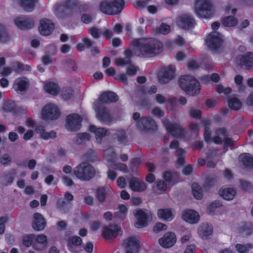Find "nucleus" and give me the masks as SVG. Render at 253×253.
Wrapping results in <instances>:
<instances>
[{
    "label": "nucleus",
    "mask_w": 253,
    "mask_h": 253,
    "mask_svg": "<svg viewBox=\"0 0 253 253\" xmlns=\"http://www.w3.org/2000/svg\"><path fill=\"white\" fill-rule=\"evenodd\" d=\"M15 25L21 30H29L34 26V20L29 17L20 16L14 19Z\"/></svg>",
    "instance_id": "17"
},
{
    "label": "nucleus",
    "mask_w": 253,
    "mask_h": 253,
    "mask_svg": "<svg viewBox=\"0 0 253 253\" xmlns=\"http://www.w3.org/2000/svg\"><path fill=\"white\" fill-rule=\"evenodd\" d=\"M54 28V24L51 20L43 19L40 21L39 31L41 35L47 36L51 35Z\"/></svg>",
    "instance_id": "18"
},
{
    "label": "nucleus",
    "mask_w": 253,
    "mask_h": 253,
    "mask_svg": "<svg viewBox=\"0 0 253 253\" xmlns=\"http://www.w3.org/2000/svg\"><path fill=\"white\" fill-rule=\"evenodd\" d=\"M73 173L79 179L88 181L94 177L96 171L91 165L83 163L74 169Z\"/></svg>",
    "instance_id": "3"
},
{
    "label": "nucleus",
    "mask_w": 253,
    "mask_h": 253,
    "mask_svg": "<svg viewBox=\"0 0 253 253\" xmlns=\"http://www.w3.org/2000/svg\"><path fill=\"white\" fill-rule=\"evenodd\" d=\"M56 136V133L54 132V131H51L49 132H45V133H43V135L42 136V138L43 139L47 140L50 138H55Z\"/></svg>",
    "instance_id": "61"
},
{
    "label": "nucleus",
    "mask_w": 253,
    "mask_h": 253,
    "mask_svg": "<svg viewBox=\"0 0 253 253\" xmlns=\"http://www.w3.org/2000/svg\"><path fill=\"white\" fill-rule=\"evenodd\" d=\"M116 80H118L124 83L125 84L127 85L128 84V80L126 75L123 73L120 74L117 76L115 77Z\"/></svg>",
    "instance_id": "63"
},
{
    "label": "nucleus",
    "mask_w": 253,
    "mask_h": 253,
    "mask_svg": "<svg viewBox=\"0 0 253 253\" xmlns=\"http://www.w3.org/2000/svg\"><path fill=\"white\" fill-rule=\"evenodd\" d=\"M127 211V208L125 205H121L119 206L118 211L116 212L115 216L121 220L125 218Z\"/></svg>",
    "instance_id": "42"
},
{
    "label": "nucleus",
    "mask_w": 253,
    "mask_h": 253,
    "mask_svg": "<svg viewBox=\"0 0 253 253\" xmlns=\"http://www.w3.org/2000/svg\"><path fill=\"white\" fill-rule=\"evenodd\" d=\"M221 206V203L218 201H215L211 203L208 206V211L210 215H213L216 209Z\"/></svg>",
    "instance_id": "46"
},
{
    "label": "nucleus",
    "mask_w": 253,
    "mask_h": 253,
    "mask_svg": "<svg viewBox=\"0 0 253 253\" xmlns=\"http://www.w3.org/2000/svg\"><path fill=\"white\" fill-rule=\"evenodd\" d=\"M240 165L247 170L253 169V159H241Z\"/></svg>",
    "instance_id": "48"
},
{
    "label": "nucleus",
    "mask_w": 253,
    "mask_h": 253,
    "mask_svg": "<svg viewBox=\"0 0 253 253\" xmlns=\"http://www.w3.org/2000/svg\"><path fill=\"white\" fill-rule=\"evenodd\" d=\"M236 60L242 68L249 70L253 68V52H248L244 55H238Z\"/></svg>",
    "instance_id": "16"
},
{
    "label": "nucleus",
    "mask_w": 253,
    "mask_h": 253,
    "mask_svg": "<svg viewBox=\"0 0 253 253\" xmlns=\"http://www.w3.org/2000/svg\"><path fill=\"white\" fill-rule=\"evenodd\" d=\"M212 4L209 0H197L195 4V10L199 17L209 18L212 15Z\"/></svg>",
    "instance_id": "6"
},
{
    "label": "nucleus",
    "mask_w": 253,
    "mask_h": 253,
    "mask_svg": "<svg viewBox=\"0 0 253 253\" xmlns=\"http://www.w3.org/2000/svg\"><path fill=\"white\" fill-rule=\"evenodd\" d=\"M220 195L226 200H232L236 194V191L233 188H226L219 191Z\"/></svg>",
    "instance_id": "35"
},
{
    "label": "nucleus",
    "mask_w": 253,
    "mask_h": 253,
    "mask_svg": "<svg viewBox=\"0 0 253 253\" xmlns=\"http://www.w3.org/2000/svg\"><path fill=\"white\" fill-rule=\"evenodd\" d=\"M65 64L68 68V70L70 71H76L78 67L75 61L71 59H68L65 61Z\"/></svg>",
    "instance_id": "50"
},
{
    "label": "nucleus",
    "mask_w": 253,
    "mask_h": 253,
    "mask_svg": "<svg viewBox=\"0 0 253 253\" xmlns=\"http://www.w3.org/2000/svg\"><path fill=\"white\" fill-rule=\"evenodd\" d=\"M44 89L48 93L56 95L59 92V87L57 84L49 82L45 84L44 86Z\"/></svg>",
    "instance_id": "34"
},
{
    "label": "nucleus",
    "mask_w": 253,
    "mask_h": 253,
    "mask_svg": "<svg viewBox=\"0 0 253 253\" xmlns=\"http://www.w3.org/2000/svg\"><path fill=\"white\" fill-rule=\"evenodd\" d=\"M167 225L165 224L158 222L153 227V230L155 232H159L167 229Z\"/></svg>",
    "instance_id": "57"
},
{
    "label": "nucleus",
    "mask_w": 253,
    "mask_h": 253,
    "mask_svg": "<svg viewBox=\"0 0 253 253\" xmlns=\"http://www.w3.org/2000/svg\"><path fill=\"white\" fill-rule=\"evenodd\" d=\"M88 32L94 39H98L101 35V31L95 27L89 28Z\"/></svg>",
    "instance_id": "49"
},
{
    "label": "nucleus",
    "mask_w": 253,
    "mask_h": 253,
    "mask_svg": "<svg viewBox=\"0 0 253 253\" xmlns=\"http://www.w3.org/2000/svg\"><path fill=\"white\" fill-rule=\"evenodd\" d=\"M206 43L211 50L216 51L221 48L223 40L220 33L212 32L207 36Z\"/></svg>",
    "instance_id": "8"
},
{
    "label": "nucleus",
    "mask_w": 253,
    "mask_h": 253,
    "mask_svg": "<svg viewBox=\"0 0 253 253\" xmlns=\"http://www.w3.org/2000/svg\"><path fill=\"white\" fill-rule=\"evenodd\" d=\"M121 228L117 225H111L109 227H105L103 231V236L106 239L116 237L119 234Z\"/></svg>",
    "instance_id": "26"
},
{
    "label": "nucleus",
    "mask_w": 253,
    "mask_h": 253,
    "mask_svg": "<svg viewBox=\"0 0 253 253\" xmlns=\"http://www.w3.org/2000/svg\"><path fill=\"white\" fill-rule=\"evenodd\" d=\"M34 237L35 235H30L25 236L23 240V245L27 247L31 246L32 244V238L34 239Z\"/></svg>",
    "instance_id": "58"
},
{
    "label": "nucleus",
    "mask_w": 253,
    "mask_h": 253,
    "mask_svg": "<svg viewBox=\"0 0 253 253\" xmlns=\"http://www.w3.org/2000/svg\"><path fill=\"white\" fill-rule=\"evenodd\" d=\"M134 215L137 218L135 226L138 228L146 226L148 224L149 220L151 218V213L147 210H136Z\"/></svg>",
    "instance_id": "13"
},
{
    "label": "nucleus",
    "mask_w": 253,
    "mask_h": 253,
    "mask_svg": "<svg viewBox=\"0 0 253 253\" xmlns=\"http://www.w3.org/2000/svg\"><path fill=\"white\" fill-rule=\"evenodd\" d=\"M83 119L78 114L73 113L66 117V128L71 131H77L82 127Z\"/></svg>",
    "instance_id": "10"
},
{
    "label": "nucleus",
    "mask_w": 253,
    "mask_h": 253,
    "mask_svg": "<svg viewBox=\"0 0 253 253\" xmlns=\"http://www.w3.org/2000/svg\"><path fill=\"white\" fill-rule=\"evenodd\" d=\"M128 183L129 188L136 192H142L147 189L145 182L135 177L130 178Z\"/></svg>",
    "instance_id": "21"
},
{
    "label": "nucleus",
    "mask_w": 253,
    "mask_h": 253,
    "mask_svg": "<svg viewBox=\"0 0 253 253\" xmlns=\"http://www.w3.org/2000/svg\"><path fill=\"white\" fill-rule=\"evenodd\" d=\"M235 249L239 253H249L253 249V244L248 243L246 244H237Z\"/></svg>",
    "instance_id": "38"
},
{
    "label": "nucleus",
    "mask_w": 253,
    "mask_h": 253,
    "mask_svg": "<svg viewBox=\"0 0 253 253\" xmlns=\"http://www.w3.org/2000/svg\"><path fill=\"white\" fill-rule=\"evenodd\" d=\"M11 66L13 72L20 74L25 71V65L20 62H13L11 63Z\"/></svg>",
    "instance_id": "43"
},
{
    "label": "nucleus",
    "mask_w": 253,
    "mask_h": 253,
    "mask_svg": "<svg viewBox=\"0 0 253 253\" xmlns=\"http://www.w3.org/2000/svg\"><path fill=\"white\" fill-rule=\"evenodd\" d=\"M177 23L180 28L185 30L194 28L196 24L195 19L188 14L180 15L177 19Z\"/></svg>",
    "instance_id": "15"
},
{
    "label": "nucleus",
    "mask_w": 253,
    "mask_h": 253,
    "mask_svg": "<svg viewBox=\"0 0 253 253\" xmlns=\"http://www.w3.org/2000/svg\"><path fill=\"white\" fill-rule=\"evenodd\" d=\"M133 119L136 122L137 128L145 131H156L157 129V126L155 121L150 117H142L140 118V115L138 112L133 114Z\"/></svg>",
    "instance_id": "5"
},
{
    "label": "nucleus",
    "mask_w": 253,
    "mask_h": 253,
    "mask_svg": "<svg viewBox=\"0 0 253 253\" xmlns=\"http://www.w3.org/2000/svg\"><path fill=\"white\" fill-rule=\"evenodd\" d=\"M118 99V96L115 92L106 91L103 92L98 98V100L94 103H99L103 105L116 102Z\"/></svg>",
    "instance_id": "20"
},
{
    "label": "nucleus",
    "mask_w": 253,
    "mask_h": 253,
    "mask_svg": "<svg viewBox=\"0 0 253 253\" xmlns=\"http://www.w3.org/2000/svg\"><path fill=\"white\" fill-rule=\"evenodd\" d=\"M113 159H109L108 165L111 169L119 170L123 172H126L127 170V166L122 163H116L114 162Z\"/></svg>",
    "instance_id": "39"
},
{
    "label": "nucleus",
    "mask_w": 253,
    "mask_h": 253,
    "mask_svg": "<svg viewBox=\"0 0 253 253\" xmlns=\"http://www.w3.org/2000/svg\"><path fill=\"white\" fill-rule=\"evenodd\" d=\"M112 131H115L112 133V137L116 139L120 144H126L127 142V136L126 131L122 129H117L116 130L111 129Z\"/></svg>",
    "instance_id": "29"
},
{
    "label": "nucleus",
    "mask_w": 253,
    "mask_h": 253,
    "mask_svg": "<svg viewBox=\"0 0 253 253\" xmlns=\"http://www.w3.org/2000/svg\"><path fill=\"white\" fill-rule=\"evenodd\" d=\"M211 131L210 128L208 127H205V131L204 133V137L205 141L206 142L211 141Z\"/></svg>",
    "instance_id": "59"
},
{
    "label": "nucleus",
    "mask_w": 253,
    "mask_h": 253,
    "mask_svg": "<svg viewBox=\"0 0 253 253\" xmlns=\"http://www.w3.org/2000/svg\"><path fill=\"white\" fill-rule=\"evenodd\" d=\"M74 91L71 87L63 88L61 92V97L65 100H68L74 95Z\"/></svg>",
    "instance_id": "44"
},
{
    "label": "nucleus",
    "mask_w": 253,
    "mask_h": 253,
    "mask_svg": "<svg viewBox=\"0 0 253 253\" xmlns=\"http://www.w3.org/2000/svg\"><path fill=\"white\" fill-rule=\"evenodd\" d=\"M34 239L36 241V242L38 243L41 244L43 246H44L47 244V237L46 236L44 235L41 234L37 236H35Z\"/></svg>",
    "instance_id": "52"
},
{
    "label": "nucleus",
    "mask_w": 253,
    "mask_h": 253,
    "mask_svg": "<svg viewBox=\"0 0 253 253\" xmlns=\"http://www.w3.org/2000/svg\"><path fill=\"white\" fill-rule=\"evenodd\" d=\"M178 84L181 89L189 95H197L201 91L199 82L194 77L191 75L181 76L179 78Z\"/></svg>",
    "instance_id": "2"
},
{
    "label": "nucleus",
    "mask_w": 253,
    "mask_h": 253,
    "mask_svg": "<svg viewBox=\"0 0 253 253\" xmlns=\"http://www.w3.org/2000/svg\"><path fill=\"white\" fill-rule=\"evenodd\" d=\"M216 136L213 137L211 140L215 144L221 145L222 144L223 141L222 138L219 135H222L224 137L228 136V131L225 128L222 127L218 129L215 131Z\"/></svg>",
    "instance_id": "31"
},
{
    "label": "nucleus",
    "mask_w": 253,
    "mask_h": 253,
    "mask_svg": "<svg viewBox=\"0 0 253 253\" xmlns=\"http://www.w3.org/2000/svg\"><path fill=\"white\" fill-rule=\"evenodd\" d=\"M92 20V16L90 14H83L81 16V20L84 24H89Z\"/></svg>",
    "instance_id": "64"
},
{
    "label": "nucleus",
    "mask_w": 253,
    "mask_h": 253,
    "mask_svg": "<svg viewBox=\"0 0 253 253\" xmlns=\"http://www.w3.org/2000/svg\"><path fill=\"white\" fill-rule=\"evenodd\" d=\"M69 205V203L63 200H59L57 202V207L59 209L63 211L66 210Z\"/></svg>",
    "instance_id": "56"
},
{
    "label": "nucleus",
    "mask_w": 253,
    "mask_h": 253,
    "mask_svg": "<svg viewBox=\"0 0 253 253\" xmlns=\"http://www.w3.org/2000/svg\"><path fill=\"white\" fill-rule=\"evenodd\" d=\"M101 35L104 36L106 40H109L112 38L113 33L111 30L104 29L101 31Z\"/></svg>",
    "instance_id": "62"
},
{
    "label": "nucleus",
    "mask_w": 253,
    "mask_h": 253,
    "mask_svg": "<svg viewBox=\"0 0 253 253\" xmlns=\"http://www.w3.org/2000/svg\"><path fill=\"white\" fill-rule=\"evenodd\" d=\"M176 240L175 235L173 233L168 232L159 239V242L162 247L168 248L173 246Z\"/></svg>",
    "instance_id": "23"
},
{
    "label": "nucleus",
    "mask_w": 253,
    "mask_h": 253,
    "mask_svg": "<svg viewBox=\"0 0 253 253\" xmlns=\"http://www.w3.org/2000/svg\"><path fill=\"white\" fill-rule=\"evenodd\" d=\"M133 50L129 48L124 52L125 58L116 59L115 64L118 66L129 64L134 56L140 58H151L161 53L163 49V44L159 40L152 38L135 39L130 42Z\"/></svg>",
    "instance_id": "1"
},
{
    "label": "nucleus",
    "mask_w": 253,
    "mask_h": 253,
    "mask_svg": "<svg viewBox=\"0 0 253 253\" xmlns=\"http://www.w3.org/2000/svg\"><path fill=\"white\" fill-rule=\"evenodd\" d=\"M239 182L240 187L243 190L251 192L253 189V186L250 182L244 180H240Z\"/></svg>",
    "instance_id": "47"
},
{
    "label": "nucleus",
    "mask_w": 253,
    "mask_h": 253,
    "mask_svg": "<svg viewBox=\"0 0 253 253\" xmlns=\"http://www.w3.org/2000/svg\"><path fill=\"white\" fill-rule=\"evenodd\" d=\"M78 5V0H65L58 6L57 10H60L62 8H65L71 10L77 8Z\"/></svg>",
    "instance_id": "32"
},
{
    "label": "nucleus",
    "mask_w": 253,
    "mask_h": 253,
    "mask_svg": "<svg viewBox=\"0 0 253 253\" xmlns=\"http://www.w3.org/2000/svg\"><path fill=\"white\" fill-rule=\"evenodd\" d=\"M10 40V37L7 34L5 27L0 24V42L6 43Z\"/></svg>",
    "instance_id": "45"
},
{
    "label": "nucleus",
    "mask_w": 253,
    "mask_h": 253,
    "mask_svg": "<svg viewBox=\"0 0 253 253\" xmlns=\"http://www.w3.org/2000/svg\"><path fill=\"white\" fill-rule=\"evenodd\" d=\"M192 194L194 198L197 200L201 199L203 197V193L200 186L196 183H193L191 186Z\"/></svg>",
    "instance_id": "41"
},
{
    "label": "nucleus",
    "mask_w": 253,
    "mask_h": 253,
    "mask_svg": "<svg viewBox=\"0 0 253 253\" xmlns=\"http://www.w3.org/2000/svg\"><path fill=\"white\" fill-rule=\"evenodd\" d=\"M38 1V0H19L20 6L27 12L32 11Z\"/></svg>",
    "instance_id": "30"
},
{
    "label": "nucleus",
    "mask_w": 253,
    "mask_h": 253,
    "mask_svg": "<svg viewBox=\"0 0 253 253\" xmlns=\"http://www.w3.org/2000/svg\"><path fill=\"white\" fill-rule=\"evenodd\" d=\"M94 105L98 120L104 124L110 125L113 121V117L108 109L99 103H94Z\"/></svg>",
    "instance_id": "7"
},
{
    "label": "nucleus",
    "mask_w": 253,
    "mask_h": 253,
    "mask_svg": "<svg viewBox=\"0 0 253 253\" xmlns=\"http://www.w3.org/2000/svg\"><path fill=\"white\" fill-rule=\"evenodd\" d=\"M41 115L42 118L43 120H54L60 117V112L55 105L49 104L45 105L42 108Z\"/></svg>",
    "instance_id": "11"
},
{
    "label": "nucleus",
    "mask_w": 253,
    "mask_h": 253,
    "mask_svg": "<svg viewBox=\"0 0 253 253\" xmlns=\"http://www.w3.org/2000/svg\"><path fill=\"white\" fill-rule=\"evenodd\" d=\"M33 228L37 231L42 230L45 227V220L41 214L35 213L33 215Z\"/></svg>",
    "instance_id": "25"
},
{
    "label": "nucleus",
    "mask_w": 253,
    "mask_h": 253,
    "mask_svg": "<svg viewBox=\"0 0 253 253\" xmlns=\"http://www.w3.org/2000/svg\"><path fill=\"white\" fill-rule=\"evenodd\" d=\"M163 124L169 135L177 138L184 136L185 130L178 124L171 123L168 120H164Z\"/></svg>",
    "instance_id": "9"
},
{
    "label": "nucleus",
    "mask_w": 253,
    "mask_h": 253,
    "mask_svg": "<svg viewBox=\"0 0 253 253\" xmlns=\"http://www.w3.org/2000/svg\"><path fill=\"white\" fill-rule=\"evenodd\" d=\"M129 65V66L126 69V73L127 75L129 76L135 75L138 69L134 65H132L131 63Z\"/></svg>",
    "instance_id": "60"
},
{
    "label": "nucleus",
    "mask_w": 253,
    "mask_h": 253,
    "mask_svg": "<svg viewBox=\"0 0 253 253\" xmlns=\"http://www.w3.org/2000/svg\"><path fill=\"white\" fill-rule=\"evenodd\" d=\"M151 113L155 116L162 118L164 116V111L158 107H154L151 111Z\"/></svg>",
    "instance_id": "55"
},
{
    "label": "nucleus",
    "mask_w": 253,
    "mask_h": 253,
    "mask_svg": "<svg viewBox=\"0 0 253 253\" xmlns=\"http://www.w3.org/2000/svg\"><path fill=\"white\" fill-rule=\"evenodd\" d=\"M213 232L211 225L208 223L203 224L199 229V234L203 239H208Z\"/></svg>",
    "instance_id": "28"
},
{
    "label": "nucleus",
    "mask_w": 253,
    "mask_h": 253,
    "mask_svg": "<svg viewBox=\"0 0 253 253\" xmlns=\"http://www.w3.org/2000/svg\"><path fill=\"white\" fill-rule=\"evenodd\" d=\"M3 110L7 113L16 114L18 112L17 107L15 103L11 100L5 101L3 104Z\"/></svg>",
    "instance_id": "36"
},
{
    "label": "nucleus",
    "mask_w": 253,
    "mask_h": 253,
    "mask_svg": "<svg viewBox=\"0 0 253 253\" xmlns=\"http://www.w3.org/2000/svg\"><path fill=\"white\" fill-rule=\"evenodd\" d=\"M29 86V81L24 77L16 79L13 83V88L17 92H26Z\"/></svg>",
    "instance_id": "24"
},
{
    "label": "nucleus",
    "mask_w": 253,
    "mask_h": 253,
    "mask_svg": "<svg viewBox=\"0 0 253 253\" xmlns=\"http://www.w3.org/2000/svg\"><path fill=\"white\" fill-rule=\"evenodd\" d=\"M82 239L79 236H73L68 239L67 247L69 250L74 253H78L81 251L80 247L82 243Z\"/></svg>",
    "instance_id": "22"
},
{
    "label": "nucleus",
    "mask_w": 253,
    "mask_h": 253,
    "mask_svg": "<svg viewBox=\"0 0 253 253\" xmlns=\"http://www.w3.org/2000/svg\"><path fill=\"white\" fill-rule=\"evenodd\" d=\"M106 193L105 190L103 187H99L97 191V197L100 202H103L105 199Z\"/></svg>",
    "instance_id": "51"
},
{
    "label": "nucleus",
    "mask_w": 253,
    "mask_h": 253,
    "mask_svg": "<svg viewBox=\"0 0 253 253\" xmlns=\"http://www.w3.org/2000/svg\"><path fill=\"white\" fill-rule=\"evenodd\" d=\"M221 23L225 27H235L238 24V20L233 16H228L222 18Z\"/></svg>",
    "instance_id": "37"
},
{
    "label": "nucleus",
    "mask_w": 253,
    "mask_h": 253,
    "mask_svg": "<svg viewBox=\"0 0 253 253\" xmlns=\"http://www.w3.org/2000/svg\"><path fill=\"white\" fill-rule=\"evenodd\" d=\"M126 253H137L140 248V242L135 237L127 238L123 243Z\"/></svg>",
    "instance_id": "14"
},
{
    "label": "nucleus",
    "mask_w": 253,
    "mask_h": 253,
    "mask_svg": "<svg viewBox=\"0 0 253 253\" xmlns=\"http://www.w3.org/2000/svg\"><path fill=\"white\" fill-rule=\"evenodd\" d=\"M88 130L95 134V137L99 143H101L103 138L111 134L110 129L101 127H97L93 125L89 126Z\"/></svg>",
    "instance_id": "19"
},
{
    "label": "nucleus",
    "mask_w": 253,
    "mask_h": 253,
    "mask_svg": "<svg viewBox=\"0 0 253 253\" xmlns=\"http://www.w3.org/2000/svg\"><path fill=\"white\" fill-rule=\"evenodd\" d=\"M125 4L124 0H114L110 2L102 1L99 3V9L105 14L115 15L120 14L122 11Z\"/></svg>",
    "instance_id": "4"
},
{
    "label": "nucleus",
    "mask_w": 253,
    "mask_h": 253,
    "mask_svg": "<svg viewBox=\"0 0 253 253\" xmlns=\"http://www.w3.org/2000/svg\"><path fill=\"white\" fill-rule=\"evenodd\" d=\"M202 112L199 109L192 108L190 112V116L195 119L201 118Z\"/></svg>",
    "instance_id": "54"
},
{
    "label": "nucleus",
    "mask_w": 253,
    "mask_h": 253,
    "mask_svg": "<svg viewBox=\"0 0 253 253\" xmlns=\"http://www.w3.org/2000/svg\"><path fill=\"white\" fill-rule=\"evenodd\" d=\"M170 26L166 24L162 23L159 28V32L163 35H167L170 32Z\"/></svg>",
    "instance_id": "53"
},
{
    "label": "nucleus",
    "mask_w": 253,
    "mask_h": 253,
    "mask_svg": "<svg viewBox=\"0 0 253 253\" xmlns=\"http://www.w3.org/2000/svg\"><path fill=\"white\" fill-rule=\"evenodd\" d=\"M175 70V68L172 65L161 69L158 74L159 82L163 84L168 83L174 78Z\"/></svg>",
    "instance_id": "12"
},
{
    "label": "nucleus",
    "mask_w": 253,
    "mask_h": 253,
    "mask_svg": "<svg viewBox=\"0 0 253 253\" xmlns=\"http://www.w3.org/2000/svg\"><path fill=\"white\" fill-rule=\"evenodd\" d=\"M157 215L159 218L166 221H170L173 218L171 210L168 209L158 210Z\"/></svg>",
    "instance_id": "33"
},
{
    "label": "nucleus",
    "mask_w": 253,
    "mask_h": 253,
    "mask_svg": "<svg viewBox=\"0 0 253 253\" xmlns=\"http://www.w3.org/2000/svg\"><path fill=\"white\" fill-rule=\"evenodd\" d=\"M228 105L231 110H238L241 108L242 104L241 102L236 97H232L228 101Z\"/></svg>",
    "instance_id": "40"
},
{
    "label": "nucleus",
    "mask_w": 253,
    "mask_h": 253,
    "mask_svg": "<svg viewBox=\"0 0 253 253\" xmlns=\"http://www.w3.org/2000/svg\"><path fill=\"white\" fill-rule=\"evenodd\" d=\"M183 219L187 222L194 224L197 223L199 219L198 212L193 210H187L182 215Z\"/></svg>",
    "instance_id": "27"
}]
</instances>
